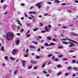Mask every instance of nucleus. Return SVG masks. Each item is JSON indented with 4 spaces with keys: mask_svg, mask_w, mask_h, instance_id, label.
<instances>
[{
    "mask_svg": "<svg viewBox=\"0 0 78 78\" xmlns=\"http://www.w3.org/2000/svg\"><path fill=\"white\" fill-rule=\"evenodd\" d=\"M55 2H56L57 3H59L60 2L58 0H55Z\"/></svg>",
    "mask_w": 78,
    "mask_h": 78,
    "instance_id": "30",
    "label": "nucleus"
},
{
    "mask_svg": "<svg viewBox=\"0 0 78 78\" xmlns=\"http://www.w3.org/2000/svg\"><path fill=\"white\" fill-rule=\"evenodd\" d=\"M55 62H58V59L56 58L55 59Z\"/></svg>",
    "mask_w": 78,
    "mask_h": 78,
    "instance_id": "49",
    "label": "nucleus"
},
{
    "mask_svg": "<svg viewBox=\"0 0 78 78\" xmlns=\"http://www.w3.org/2000/svg\"><path fill=\"white\" fill-rule=\"evenodd\" d=\"M33 8H34V7L32 6L30 7V9H33Z\"/></svg>",
    "mask_w": 78,
    "mask_h": 78,
    "instance_id": "56",
    "label": "nucleus"
},
{
    "mask_svg": "<svg viewBox=\"0 0 78 78\" xmlns=\"http://www.w3.org/2000/svg\"><path fill=\"white\" fill-rule=\"evenodd\" d=\"M47 39L48 40H50L51 39V37H47Z\"/></svg>",
    "mask_w": 78,
    "mask_h": 78,
    "instance_id": "23",
    "label": "nucleus"
},
{
    "mask_svg": "<svg viewBox=\"0 0 78 78\" xmlns=\"http://www.w3.org/2000/svg\"><path fill=\"white\" fill-rule=\"evenodd\" d=\"M13 36H14V34L12 32H8L6 34V38L8 41H10L12 39Z\"/></svg>",
    "mask_w": 78,
    "mask_h": 78,
    "instance_id": "1",
    "label": "nucleus"
},
{
    "mask_svg": "<svg viewBox=\"0 0 78 78\" xmlns=\"http://www.w3.org/2000/svg\"><path fill=\"white\" fill-rule=\"evenodd\" d=\"M45 46H47V47H49V46H50V45L48 44V43H45Z\"/></svg>",
    "mask_w": 78,
    "mask_h": 78,
    "instance_id": "9",
    "label": "nucleus"
},
{
    "mask_svg": "<svg viewBox=\"0 0 78 78\" xmlns=\"http://www.w3.org/2000/svg\"><path fill=\"white\" fill-rule=\"evenodd\" d=\"M7 7H8V6H7V5H4V9H6V8H7Z\"/></svg>",
    "mask_w": 78,
    "mask_h": 78,
    "instance_id": "26",
    "label": "nucleus"
},
{
    "mask_svg": "<svg viewBox=\"0 0 78 78\" xmlns=\"http://www.w3.org/2000/svg\"><path fill=\"white\" fill-rule=\"evenodd\" d=\"M62 56H63V55H59L58 56V57H59V58H61L62 57Z\"/></svg>",
    "mask_w": 78,
    "mask_h": 78,
    "instance_id": "54",
    "label": "nucleus"
},
{
    "mask_svg": "<svg viewBox=\"0 0 78 78\" xmlns=\"http://www.w3.org/2000/svg\"><path fill=\"white\" fill-rule=\"evenodd\" d=\"M38 38H39V39H41V38H42V37H41V36H38Z\"/></svg>",
    "mask_w": 78,
    "mask_h": 78,
    "instance_id": "64",
    "label": "nucleus"
},
{
    "mask_svg": "<svg viewBox=\"0 0 78 78\" xmlns=\"http://www.w3.org/2000/svg\"><path fill=\"white\" fill-rule=\"evenodd\" d=\"M61 67V65H58L57 66V67L58 68H60Z\"/></svg>",
    "mask_w": 78,
    "mask_h": 78,
    "instance_id": "32",
    "label": "nucleus"
},
{
    "mask_svg": "<svg viewBox=\"0 0 78 78\" xmlns=\"http://www.w3.org/2000/svg\"><path fill=\"white\" fill-rule=\"evenodd\" d=\"M29 48H36V47L30 46H29Z\"/></svg>",
    "mask_w": 78,
    "mask_h": 78,
    "instance_id": "19",
    "label": "nucleus"
},
{
    "mask_svg": "<svg viewBox=\"0 0 78 78\" xmlns=\"http://www.w3.org/2000/svg\"><path fill=\"white\" fill-rule=\"evenodd\" d=\"M28 51H29L28 49L27 48V49H26V52L27 53H28Z\"/></svg>",
    "mask_w": 78,
    "mask_h": 78,
    "instance_id": "41",
    "label": "nucleus"
},
{
    "mask_svg": "<svg viewBox=\"0 0 78 78\" xmlns=\"http://www.w3.org/2000/svg\"><path fill=\"white\" fill-rule=\"evenodd\" d=\"M10 59L12 61H14V60L15 59L14 58H10Z\"/></svg>",
    "mask_w": 78,
    "mask_h": 78,
    "instance_id": "47",
    "label": "nucleus"
},
{
    "mask_svg": "<svg viewBox=\"0 0 78 78\" xmlns=\"http://www.w3.org/2000/svg\"><path fill=\"white\" fill-rule=\"evenodd\" d=\"M47 32V30H43L41 31V33H45V32Z\"/></svg>",
    "mask_w": 78,
    "mask_h": 78,
    "instance_id": "28",
    "label": "nucleus"
},
{
    "mask_svg": "<svg viewBox=\"0 0 78 78\" xmlns=\"http://www.w3.org/2000/svg\"><path fill=\"white\" fill-rule=\"evenodd\" d=\"M61 5H66V4L65 3H62L61 4Z\"/></svg>",
    "mask_w": 78,
    "mask_h": 78,
    "instance_id": "57",
    "label": "nucleus"
},
{
    "mask_svg": "<svg viewBox=\"0 0 78 78\" xmlns=\"http://www.w3.org/2000/svg\"><path fill=\"white\" fill-rule=\"evenodd\" d=\"M62 42L63 44H70V45L69 46V47H74V46H75V44L71 42H68L66 41H62Z\"/></svg>",
    "mask_w": 78,
    "mask_h": 78,
    "instance_id": "2",
    "label": "nucleus"
},
{
    "mask_svg": "<svg viewBox=\"0 0 78 78\" xmlns=\"http://www.w3.org/2000/svg\"><path fill=\"white\" fill-rule=\"evenodd\" d=\"M64 48V47H63V46H59L58 48V49H61V48Z\"/></svg>",
    "mask_w": 78,
    "mask_h": 78,
    "instance_id": "12",
    "label": "nucleus"
},
{
    "mask_svg": "<svg viewBox=\"0 0 78 78\" xmlns=\"http://www.w3.org/2000/svg\"><path fill=\"white\" fill-rule=\"evenodd\" d=\"M41 2H39L36 5V6H38V8H41V6L42 5H41Z\"/></svg>",
    "mask_w": 78,
    "mask_h": 78,
    "instance_id": "5",
    "label": "nucleus"
},
{
    "mask_svg": "<svg viewBox=\"0 0 78 78\" xmlns=\"http://www.w3.org/2000/svg\"><path fill=\"white\" fill-rule=\"evenodd\" d=\"M54 59H55V57H52L51 58V59H52V60H54Z\"/></svg>",
    "mask_w": 78,
    "mask_h": 78,
    "instance_id": "58",
    "label": "nucleus"
},
{
    "mask_svg": "<svg viewBox=\"0 0 78 78\" xmlns=\"http://www.w3.org/2000/svg\"><path fill=\"white\" fill-rule=\"evenodd\" d=\"M37 69V66H35L34 68V69Z\"/></svg>",
    "mask_w": 78,
    "mask_h": 78,
    "instance_id": "59",
    "label": "nucleus"
},
{
    "mask_svg": "<svg viewBox=\"0 0 78 78\" xmlns=\"http://www.w3.org/2000/svg\"><path fill=\"white\" fill-rule=\"evenodd\" d=\"M55 43H51V44L50 45V46L51 45H55Z\"/></svg>",
    "mask_w": 78,
    "mask_h": 78,
    "instance_id": "42",
    "label": "nucleus"
},
{
    "mask_svg": "<svg viewBox=\"0 0 78 78\" xmlns=\"http://www.w3.org/2000/svg\"><path fill=\"white\" fill-rule=\"evenodd\" d=\"M30 33V30H28V31L26 33V34H28V33Z\"/></svg>",
    "mask_w": 78,
    "mask_h": 78,
    "instance_id": "39",
    "label": "nucleus"
},
{
    "mask_svg": "<svg viewBox=\"0 0 78 78\" xmlns=\"http://www.w3.org/2000/svg\"><path fill=\"white\" fill-rule=\"evenodd\" d=\"M36 14V12L30 11L29 12V14Z\"/></svg>",
    "mask_w": 78,
    "mask_h": 78,
    "instance_id": "6",
    "label": "nucleus"
},
{
    "mask_svg": "<svg viewBox=\"0 0 78 78\" xmlns=\"http://www.w3.org/2000/svg\"><path fill=\"white\" fill-rule=\"evenodd\" d=\"M23 31H24V29H22L20 30L21 32H22V33L23 32Z\"/></svg>",
    "mask_w": 78,
    "mask_h": 78,
    "instance_id": "33",
    "label": "nucleus"
},
{
    "mask_svg": "<svg viewBox=\"0 0 78 78\" xmlns=\"http://www.w3.org/2000/svg\"><path fill=\"white\" fill-rule=\"evenodd\" d=\"M71 27H76V25H75V24H73V25H71Z\"/></svg>",
    "mask_w": 78,
    "mask_h": 78,
    "instance_id": "45",
    "label": "nucleus"
},
{
    "mask_svg": "<svg viewBox=\"0 0 78 78\" xmlns=\"http://www.w3.org/2000/svg\"><path fill=\"white\" fill-rule=\"evenodd\" d=\"M32 43H33L34 44H36V45H37V44H38V43L37 42H36L34 41H33Z\"/></svg>",
    "mask_w": 78,
    "mask_h": 78,
    "instance_id": "13",
    "label": "nucleus"
},
{
    "mask_svg": "<svg viewBox=\"0 0 78 78\" xmlns=\"http://www.w3.org/2000/svg\"><path fill=\"white\" fill-rule=\"evenodd\" d=\"M43 73H45V74H47V72H45V71H43Z\"/></svg>",
    "mask_w": 78,
    "mask_h": 78,
    "instance_id": "31",
    "label": "nucleus"
},
{
    "mask_svg": "<svg viewBox=\"0 0 78 78\" xmlns=\"http://www.w3.org/2000/svg\"><path fill=\"white\" fill-rule=\"evenodd\" d=\"M76 56H73L72 57V58H76Z\"/></svg>",
    "mask_w": 78,
    "mask_h": 78,
    "instance_id": "60",
    "label": "nucleus"
},
{
    "mask_svg": "<svg viewBox=\"0 0 78 78\" xmlns=\"http://www.w3.org/2000/svg\"><path fill=\"white\" fill-rule=\"evenodd\" d=\"M50 64H51V62H49L47 64V65H50Z\"/></svg>",
    "mask_w": 78,
    "mask_h": 78,
    "instance_id": "52",
    "label": "nucleus"
},
{
    "mask_svg": "<svg viewBox=\"0 0 78 78\" xmlns=\"http://www.w3.org/2000/svg\"><path fill=\"white\" fill-rule=\"evenodd\" d=\"M52 41H55V42H56V40L55 39V38H53L52 39Z\"/></svg>",
    "mask_w": 78,
    "mask_h": 78,
    "instance_id": "46",
    "label": "nucleus"
},
{
    "mask_svg": "<svg viewBox=\"0 0 78 78\" xmlns=\"http://www.w3.org/2000/svg\"><path fill=\"white\" fill-rule=\"evenodd\" d=\"M45 65H46V64H43V65L41 67H45Z\"/></svg>",
    "mask_w": 78,
    "mask_h": 78,
    "instance_id": "37",
    "label": "nucleus"
},
{
    "mask_svg": "<svg viewBox=\"0 0 78 78\" xmlns=\"http://www.w3.org/2000/svg\"><path fill=\"white\" fill-rule=\"evenodd\" d=\"M17 50L16 49H14L12 50V53L13 55H16V53H17Z\"/></svg>",
    "mask_w": 78,
    "mask_h": 78,
    "instance_id": "4",
    "label": "nucleus"
},
{
    "mask_svg": "<svg viewBox=\"0 0 78 78\" xmlns=\"http://www.w3.org/2000/svg\"><path fill=\"white\" fill-rule=\"evenodd\" d=\"M69 73H66L64 74V76H67L69 75Z\"/></svg>",
    "mask_w": 78,
    "mask_h": 78,
    "instance_id": "15",
    "label": "nucleus"
},
{
    "mask_svg": "<svg viewBox=\"0 0 78 78\" xmlns=\"http://www.w3.org/2000/svg\"><path fill=\"white\" fill-rule=\"evenodd\" d=\"M46 3L47 4H49V5H51V2H47Z\"/></svg>",
    "mask_w": 78,
    "mask_h": 78,
    "instance_id": "27",
    "label": "nucleus"
},
{
    "mask_svg": "<svg viewBox=\"0 0 78 78\" xmlns=\"http://www.w3.org/2000/svg\"><path fill=\"white\" fill-rule=\"evenodd\" d=\"M73 69L74 70H77V67H74L73 68Z\"/></svg>",
    "mask_w": 78,
    "mask_h": 78,
    "instance_id": "22",
    "label": "nucleus"
},
{
    "mask_svg": "<svg viewBox=\"0 0 78 78\" xmlns=\"http://www.w3.org/2000/svg\"><path fill=\"white\" fill-rule=\"evenodd\" d=\"M16 22H18V23L19 24V25H20V26H21V27L22 26V24H21L20 23H19V22H20V21H16Z\"/></svg>",
    "mask_w": 78,
    "mask_h": 78,
    "instance_id": "18",
    "label": "nucleus"
},
{
    "mask_svg": "<svg viewBox=\"0 0 78 78\" xmlns=\"http://www.w3.org/2000/svg\"><path fill=\"white\" fill-rule=\"evenodd\" d=\"M24 16H25L26 17H27L28 16L27 14V13H26L25 12L24 13Z\"/></svg>",
    "mask_w": 78,
    "mask_h": 78,
    "instance_id": "29",
    "label": "nucleus"
},
{
    "mask_svg": "<svg viewBox=\"0 0 78 78\" xmlns=\"http://www.w3.org/2000/svg\"><path fill=\"white\" fill-rule=\"evenodd\" d=\"M4 58L5 59V61H8V57L7 56H5L4 57Z\"/></svg>",
    "mask_w": 78,
    "mask_h": 78,
    "instance_id": "11",
    "label": "nucleus"
},
{
    "mask_svg": "<svg viewBox=\"0 0 78 78\" xmlns=\"http://www.w3.org/2000/svg\"><path fill=\"white\" fill-rule=\"evenodd\" d=\"M32 68V66H29L28 68V69H31Z\"/></svg>",
    "mask_w": 78,
    "mask_h": 78,
    "instance_id": "38",
    "label": "nucleus"
},
{
    "mask_svg": "<svg viewBox=\"0 0 78 78\" xmlns=\"http://www.w3.org/2000/svg\"><path fill=\"white\" fill-rule=\"evenodd\" d=\"M20 5L21 6H25V4H23V3H21Z\"/></svg>",
    "mask_w": 78,
    "mask_h": 78,
    "instance_id": "34",
    "label": "nucleus"
},
{
    "mask_svg": "<svg viewBox=\"0 0 78 78\" xmlns=\"http://www.w3.org/2000/svg\"><path fill=\"white\" fill-rule=\"evenodd\" d=\"M51 25H49L48 27L46 26L45 27V30H46L47 32H48L49 31V30L51 29Z\"/></svg>",
    "mask_w": 78,
    "mask_h": 78,
    "instance_id": "3",
    "label": "nucleus"
},
{
    "mask_svg": "<svg viewBox=\"0 0 78 78\" xmlns=\"http://www.w3.org/2000/svg\"><path fill=\"white\" fill-rule=\"evenodd\" d=\"M72 63H76V61L75 60H73L72 62Z\"/></svg>",
    "mask_w": 78,
    "mask_h": 78,
    "instance_id": "43",
    "label": "nucleus"
},
{
    "mask_svg": "<svg viewBox=\"0 0 78 78\" xmlns=\"http://www.w3.org/2000/svg\"><path fill=\"white\" fill-rule=\"evenodd\" d=\"M62 60H63V61H67L68 59L67 58H62Z\"/></svg>",
    "mask_w": 78,
    "mask_h": 78,
    "instance_id": "25",
    "label": "nucleus"
},
{
    "mask_svg": "<svg viewBox=\"0 0 78 78\" xmlns=\"http://www.w3.org/2000/svg\"><path fill=\"white\" fill-rule=\"evenodd\" d=\"M76 74L74 73L73 75H72V77H74L75 76H76Z\"/></svg>",
    "mask_w": 78,
    "mask_h": 78,
    "instance_id": "35",
    "label": "nucleus"
},
{
    "mask_svg": "<svg viewBox=\"0 0 78 78\" xmlns=\"http://www.w3.org/2000/svg\"><path fill=\"white\" fill-rule=\"evenodd\" d=\"M28 19H30V20H31V19H32V18H31V17H28Z\"/></svg>",
    "mask_w": 78,
    "mask_h": 78,
    "instance_id": "55",
    "label": "nucleus"
},
{
    "mask_svg": "<svg viewBox=\"0 0 78 78\" xmlns=\"http://www.w3.org/2000/svg\"><path fill=\"white\" fill-rule=\"evenodd\" d=\"M19 28H20V26H17V29L18 30H19Z\"/></svg>",
    "mask_w": 78,
    "mask_h": 78,
    "instance_id": "61",
    "label": "nucleus"
},
{
    "mask_svg": "<svg viewBox=\"0 0 78 78\" xmlns=\"http://www.w3.org/2000/svg\"><path fill=\"white\" fill-rule=\"evenodd\" d=\"M53 56L52 54H48V58H50L51 57V56Z\"/></svg>",
    "mask_w": 78,
    "mask_h": 78,
    "instance_id": "14",
    "label": "nucleus"
},
{
    "mask_svg": "<svg viewBox=\"0 0 78 78\" xmlns=\"http://www.w3.org/2000/svg\"><path fill=\"white\" fill-rule=\"evenodd\" d=\"M57 75H61V74H62V72H58L57 73Z\"/></svg>",
    "mask_w": 78,
    "mask_h": 78,
    "instance_id": "17",
    "label": "nucleus"
},
{
    "mask_svg": "<svg viewBox=\"0 0 78 78\" xmlns=\"http://www.w3.org/2000/svg\"><path fill=\"white\" fill-rule=\"evenodd\" d=\"M75 51H72V50H70L68 51L69 53H72L73 52H74Z\"/></svg>",
    "mask_w": 78,
    "mask_h": 78,
    "instance_id": "21",
    "label": "nucleus"
},
{
    "mask_svg": "<svg viewBox=\"0 0 78 78\" xmlns=\"http://www.w3.org/2000/svg\"><path fill=\"white\" fill-rule=\"evenodd\" d=\"M67 39H60V41H66Z\"/></svg>",
    "mask_w": 78,
    "mask_h": 78,
    "instance_id": "36",
    "label": "nucleus"
},
{
    "mask_svg": "<svg viewBox=\"0 0 78 78\" xmlns=\"http://www.w3.org/2000/svg\"><path fill=\"white\" fill-rule=\"evenodd\" d=\"M16 42L17 45H18V44H19V41L17 40L16 41Z\"/></svg>",
    "mask_w": 78,
    "mask_h": 78,
    "instance_id": "20",
    "label": "nucleus"
},
{
    "mask_svg": "<svg viewBox=\"0 0 78 78\" xmlns=\"http://www.w3.org/2000/svg\"><path fill=\"white\" fill-rule=\"evenodd\" d=\"M23 19H24V17H23L21 18V20H23Z\"/></svg>",
    "mask_w": 78,
    "mask_h": 78,
    "instance_id": "62",
    "label": "nucleus"
},
{
    "mask_svg": "<svg viewBox=\"0 0 78 78\" xmlns=\"http://www.w3.org/2000/svg\"><path fill=\"white\" fill-rule=\"evenodd\" d=\"M25 62H26L25 61H23L22 62L23 66H25Z\"/></svg>",
    "mask_w": 78,
    "mask_h": 78,
    "instance_id": "8",
    "label": "nucleus"
},
{
    "mask_svg": "<svg viewBox=\"0 0 78 78\" xmlns=\"http://www.w3.org/2000/svg\"><path fill=\"white\" fill-rule=\"evenodd\" d=\"M71 35L76 36H78V34H76L73 33H71Z\"/></svg>",
    "mask_w": 78,
    "mask_h": 78,
    "instance_id": "10",
    "label": "nucleus"
},
{
    "mask_svg": "<svg viewBox=\"0 0 78 78\" xmlns=\"http://www.w3.org/2000/svg\"><path fill=\"white\" fill-rule=\"evenodd\" d=\"M28 55H25L24 56V57L25 58H27V57H28Z\"/></svg>",
    "mask_w": 78,
    "mask_h": 78,
    "instance_id": "40",
    "label": "nucleus"
},
{
    "mask_svg": "<svg viewBox=\"0 0 78 78\" xmlns=\"http://www.w3.org/2000/svg\"><path fill=\"white\" fill-rule=\"evenodd\" d=\"M37 30H38L37 29H35L33 30L34 31H36Z\"/></svg>",
    "mask_w": 78,
    "mask_h": 78,
    "instance_id": "51",
    "label": "nucleus"
},
{
    "mask_svg": "<svg viewBox=\"0 0 78 78\" xmlns=\"http://www.w3.org/2000/svg\"><path fill=\"white\" fill-rule=\"evenodd\" d=\"M27 37H30V34H27Z\"/></svg>",
    "mask_w": 78,
    "mask_h": 78,
    "instance_id": "48",
    "label": "nucleus"
},
{
    "mask_svg": "<svg viewBox=\"0 0 78 78\" xmlns=\"http://www.w3.org/2000/svg\"><path fill=\"white\" fill-rule=\"evenodd\" d=\"M36 59H40V58H41V57L39 56H36Z\"/></svg>",
    "mask_w": 78,
    "mask_h": 78,
    "instance_id": "24",
    "label": "nucleus"
},
{
    "mask_svg": "<svg viewBox=\"0 0 78 78\" xmlns=\"http://www.w3.org/2000/svg\"><path fill=\"white\" fill-rule=\"evenodd\" d=\"M17 70H15L14 72V75H16V74H17Z\"/></svg>",
    "mask_w": 78,
    "mask_h": 78,
    "instance_id": "16",
    "label": "nucleus"
},
{
    "mask_svg": "<svg viewBox=\"0 0 78 78\" xmlns=\"http://www.w3.org/2000/svg\"><path fill=\"white\" fill-rule=\"evenodd\" d=\"M75 2L76 3H78V0H77V1L75 0Z\"/></svg>",
    "mask_w": 78,
    "mask_h": 78,
    "instance_id": "63",
    "label": "nucleus"
},
{
    "mask_svg": "<svg viewBox=\"0 0 78 78\" xmlns=\"http://www.w3.org/2000/svg\"><path fill=\"white\" fill-rule=\"evenodd\" d=\"M1 50L2 51H4V48L2 47L1 48Z\"/></svg>",
    "mask_w": 78,
    "mask_h": 78,
    "instance_id": "44",
    "label": "nucleus"
},
{
    "mask_svg": "<svg viewBox=\"0 0 78 78\" xmlns=\"http://www.w3.org/2000/svg\"><path fill=\"white\" fill-rule=\"evenodd\" d=\"M66 40H69V41H72V42H74V43H77V42L74 41H73L72 40H70V39H69L67 37H66Z\"/></svg>",
    "mask_w": 78,
    "mask_h": 78,
    "instance_id": "7",
    "label": "nucleus"
},
{
    "mask_svg": "<svg viewBox=\"0 0 78 78\" xmlns=\"http://www.w3.org/2000/svg\"><path fill=\"white\" fill-rule=\"evenodd\" d=\"M72 69V67H69L67 69H68V70H69V69Z\"/></svg>",
    "mask_w": 78,
    "mask_h": 78,
    "instance_id": "50",
    "label": "nucleus"
},
{
    "mask_svg": "<svg viewBox=\"0 0 78 78\" xmlns=\"http://www.w3.org/2000/svg\"><path fill=\"white\" fill-rule=\"evenodd\" d=\"M41 50V48H39L37 50V51H40Z\"/></svg>",
    "mask_w": 78,
    "mask_h": 78,
    "instance_id": "53",
    "label": "nucleus"
}]
</instances>
